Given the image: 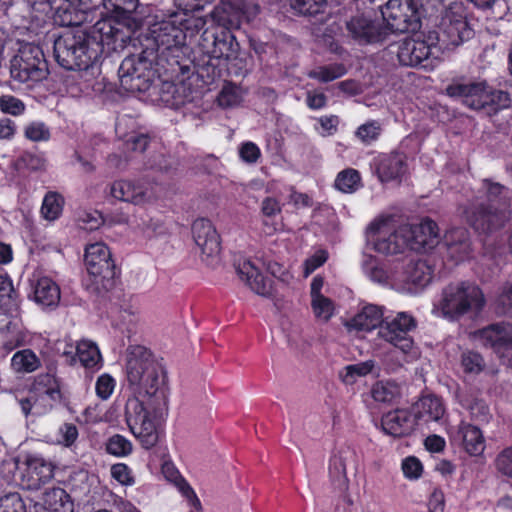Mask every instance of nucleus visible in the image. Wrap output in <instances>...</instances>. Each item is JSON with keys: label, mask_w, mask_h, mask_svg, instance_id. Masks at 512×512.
Segmentation results:
<instances>
[{"label": "nucleus", "mask_w": 512, "mask_h": 512, "mask_svg": "<svg viewBox=\"0 0 512 512\" xmlns=\"http://www.w3.org/2000/svg\"><path fill=\"white\" fill-rule=\"evenodd\" d=\"M126 374L134 395L126 402L125 420L141 446L151 449L160 439L167 407L165 373L147 348L134 345L127 350Z\"/></svg>", "instance_id": "obj_1"}, {"label": "nucleus", "mask_w": 512, "mask_h": 512, "mask_svg": "<svg viewBox=\"0 0 512 512\" xmlns=\"http://www.w3.org/2000/svg\"><path fill=\"white\" fill-rule=\"evenodd\" d=\"M441 35L435 31L418 33L398 44L397 57L405 66L430 68L441 54L442 46H457L473 35L466 21L463 3H452L444 12L440 22Z\"/></svg>", "instance_id": "obj_2"}, {"label": "nucleus", "mask_w": 512, "mask_h": 512, "mask_svg": "<svg viewBox=\"0 0 512 512\" xmlns=\"http://www.w3.org/2000/svg\"><path fill=\"white\" fill-rule=\"evenodd\" d=\"M123 24L129 29L137 27L136 23H131V15L129 20L123 21L119 18H113V25L119 28V32L115 36H104L92 31L93 36L87 35L80 29L75 31H66L59 36L54 42V55L56 61L67 70H80L84 75L90 74L96 76L100 73L97 61L102 52V45L109 39H119L122 33L120 25Z\"/></svg>", "instance_id": "obj_3"}, {"label": "nucleus", "mask_w": 512, "mask_h": 512, "mask_svg": "<svg viewBox=\"0 0 512 512\" xmlns=\"http://www.w3.org/2000/svg\"><path fill=\"white\" fill-rule=\"evenodd\" d=\"M485 304L481 289L474 283L461 281L445 286L435 297L432 314L448 321L478 313Z\"/></svg>", "instance_id": "obj_4"}, {"label": "nucleus", "mask_w": 512, "mask_h": 512, "mask_svg": "<svg viewBox=\"0 0 512 512\" xmlns=\"http://www.w3.org/2000/svg\"><path fill=\"white\" fill-rule=\"evenodd\" d=\"M155 18L149 24L147 39L153 41L156 49L163 53L184 46L188 37H193L206 25L203 17L186 13H170L167 17Z\"/></svg>", "instance_id": "obj_5"}, {"label": "nucleus", "mask_w": 512, "mask_h": 512, "mask_svg": "<svg viewBox=\"0 0 512 512\" xmlns=\"http://www.w3.org/2000/svg\"><path fill=\"white\" fill-rule=\"evenodd\" d=\"M366 243L377 253L393 255L408 250L410 240L404 234L402 225H396L390 216H381L367 227Z\"/></svg>", "instance_id": "obj_6"}, {"label": "nucleus", "mask_w": 512, "mask_h": 512, "mask_svg": "<svg viewBox=\"0 0 512 512\" xmlns=\"http://www.w3.org/2000/svg\"><path fill=\"white\" fill-rule=\"evenodd\" d=\"M415 318L408 312H397L386 317L378 330V336L402 355L405 362L416 360L420 353L409 333L416 328Z\"/></svg>", "instance_id": "obj_7"}, {"label": "nucleus", "mask_w": 512, "mask_h": 512, "mask_svg": "<svg viewBox=\"0 0 512 512\" xmlns=\"http://www.w3.org/2000/svg\"><path fill=\"white\" fill-rule=\"evenodd\" d=\"M47 63L42 50L31 43H22L10 61V75L20 83L32 85L46 78Z\"/></svg>", "instance_id": "obj_8"}, {"label": "nucleus", "mask_w": 512, "mask_h": 512, "mask_svg": "<svg viewBox=\"0 0 512 512\" xmlns=\"http://www.w3.org/2000/svg\"><path fill=\"white\" fill-rule=\"evenodd\" d=\"M483 188L487 193L490 202L489 210L481 208L479 211L467 210V221L477 230L489 232L500 227L507 219V203L498 197L503 193L504 188L489 181H484Z\"/></svg>", "instance_id": "obj_9"}, {"label": "nucleus", "mask_w": 512, "mask_h": 512, "mask_svg": "<svg viewBox=\"0 0 512 512\" xmlns=\"http://www.w3.org/2000/svg\"><path fill=\"white\" fill-rule=\"evenodd\" d=\"M381 15L386 34L416 31L420 27V14L414 0H388L381 7Z\"/></svg>", "instance_id": "obj_10"}, {"label": "nucleus", "mask_w": 512, "mask_h": 512, "mask_svg": "<svg viewBox=\"0 0 512 512\" xmlns=\"http://www.w3.org/2000/svg\"><path fill=\"white\" fill-rule=\"evenodd\" d=\"M108 194L117 201L145 207L157 202V185L146 180L119 179L109 185Z\"/></svg>", "instance_id": "obj_11"}, {"label": "nucleus", "mask_w": 512, "mask_h": 512, "mask_svg": "<svg viewBox=\"0 0 512 512\" xmlns=\"http://www.w3.org/2000/svg\"><path fill=\"white\" fill-rule=\"evenodd\" d=\"M60 399V387L53 374L38 375L33 384L32 394L20 401L21 409L27 416L45 414L52 407V402Z\"/></svg>", "instance_id": "obj_12"}, {"label": "nucleus", "mask_w": 512, "mask_h": 512, "mask_svg": "<svg viewBox=\"0 0 512 512\" xmlns=\"http://www.w3.org/2000/svg\"><path fill=\"white\" fill-rule=\"evenodd\" d=\"M145 51L140 55L126 57L118 70L122 87L130 92H142L149 88L153 79L152 60L148 59Z\"/></svg>", "instance_id": "obj_13"}, {"label": "nucleus", "mask_w": 512, "mask_h": 512, "mask_svg": "<svg viewBox=\"0 0 512 512\" xmlns=\"http://www.w3.org/2000/svg\"><path fill=\"white\" fill-rule=\"evenodd\" d=\"M398 265V275L393 281V289L399 293L417 295L431 282V267L424 261H409Z\"/></svg>", "instance_id": "obj_14"}, {"label": "nucleus", "mask_w": 512, "mask_h": 512, "mask_svg": "<svg viewBox=\"0 0 512 512\" xmlns=\"http://www.w3.org/2000/svg\"><path fill=\"white\" fill-rule=\"evenodd\" d=\"M84 265L88 274L97 285L106 287V282H109L114 277V261L109 247L103 242L86 245Z\"/></svg>", "instance_id": "obj_15"}, {"label": "nucleus", "mask_w": 512, "mask_h": 512, "mask_svg": "<svg viewBox=\"0 0 512 512\" xmlns=\"http://www.w3.org/2000/svg\"><path fill=\"white\" fill-rule=\"evenodd\" d=\"M19 484L25 489H39L54 476V464L37 453H28L17 464Z\"/></svg>", "instance_id": "obj_16"}, {"label": "nucleus", "mask_w": 512, "mask_h": 512, "mask_svg": "<svg viewBox=\"0 0 512 512\" xmlns=\"http://www.w3.org/2000/svg\"><path fill=\"white\" fill-rule=\"evenodd\" d=\"M446 93L473 110L485 109L489 98V86L484 81L457 82L446 88Z\"/></svg>", "instance_id": "obj_17"}, {"label": "nucleus", "mask_w": 512, "mask_h": 512, "mask_svg": "<svg viewBox=\"0 0 512 512\" xmlns=\"http://www.w3.org/2000/svg\"><path fill=\"white\" fill-rule=\"evenodd\" d=\"M258 12V5L247 3L245 0H221L214 14L223 26L237 28L242 19L250 21Z\"/></svg>", "instance_id": "obj_18"}, {"label": "nucleus", "mask_w": 512, "mask_h": 512, "mask_svg": "<svg viewBox=\"0 0 512 512\" xmlns=\"http://www.w3.org/2000/svg\"><path fill=\"white\" fill-rule=\"evenodd\" d=\"M347 30L360 43L378 42L386 36L383 24L379 23L371 12L352 17L347 22Z\"/></svg>", "instance_id": "obj_19"}, {"label": "nucleus", "mask_w": 512, "mask_h": 512, "mask_svg": "<svg viewBox=\"0 0 512 512\" xmlns=\"http://www.w3.org/2000/svg\"><path fill=\"white\" fill-rule=\"evenodd\" d=\"M135 3L136 0H103L104 8L110 15L94 24V32L99 33L102 38L115 36L119 28L113 25V18L129 20V15L135 9Z\"/></svg>", "instance_id": "obj_20"}, {"label": "nucleus", "mask_w": 512, "mask_h": 512, "mask_svg": "<svg viewBox=\"0 0 512 512\" xmlns=\"http://www.w3.org/2000/svg\"><path fill=\"white\" fill-rule=\"evenodd\" d=\"M90 0H52L54 22L60 26H79L88 19Z\"/></svg>", "instance_id": "obj_21"}, {"label": "nucleus", "mask_w": 512, "mask_h": 512, "mask_svg": "<svg viewBox=\"0 0 512 512\" xmlns=\"http://www.w3.org/2000/svg\"><path fill=\"white\" fill-rule=\"evenodd\" d=\"M371 168L383 184L400 182L406 173L405 156L401 153L379 154L373 158Z\"/></svg>", "instance_id": "obj_22"}, {"label": "nucleus", "mask_w": 512, "mask_h": 512, "mask_svg": "<svg viewBox=\"0 0 512 512\" xmlns=\"http://www.w3.org/2000/svg\"><path fill=\"white\" fill-rule=\"evenodd\" d=\"M403 231L410 240L408 249L420 251L431 249L439 243V229L430 219H424L417 225L404 224Z\"/></svg>", "instance_id": "obj_23"}, {"label": "nucleus", "mask_w": 512, "mask_h": 512, "mask_svg": "<svg viewBox=\"0 0 512 512\" xmlns=\"http://www.w3.org/2000/svg\"><path fill=\"white\" fill-rule=\"evenodd\" d=\"M0 332L7 334L4 346L11 351L23 345L26 340V333L19 317L18 306H0Z\"/></svg>", "instance_id": "obj_24"}, {"label": "nucleus", "mask_w": 512, "mask_h": 512, "mask_svg": "<svg viewBox=\"0 0 512 512\" xmlns=\"http://www.w3.org/2000/svg\"><path fill=\"white\" fill-rule=\"evenodd\" d=\"M237 273L242 281L256 294L268 297L272 294V280L265 277L259 268L250 259H241L236 266Z\"/></svg>", "instance_id": "obj_25"}, {"label": "nucleus", "mask_w": 512, "mask_h": 512, "mask_svg": "<svg viewBox=\"0 0 512 512\" xmlns=\"http://www.w3.org/2000/svg\"><path fill=\"white\" fill-rule=\"evenodd\" d=\"M416 427V417L406 409H396L382 416L381 428L392 437L410 435Z\"/></svg>", "instance_id": "obj_26"}, {"label": "nucleus", "mask_w": 512, "mask_h": 512, "mask_svg": "<svg viewBox=\"0 0 512 512\" xmlns=\"http://www.w3.org/2000/svg\"><path fill=\"white\" fill-rule=\"evenodd\" d=\"M193 238L202 254L207 257L217 256L220 252L219 236L207 219H197L192 226Z\"/></svg>", "instance_id": "obj_27"}, {"label": "nucleus", "mask_w": 512, "mask_h": 512, "mask_svg": "<svg viewBox=\"0 0 512 512\" xmlns=\"http://www.w3.org/2000/svg\"><path fill=\"white\" fill-rule=\"evenodd\" d=\"M35 512H74V504L67 492L60 487L45 490L34 504Z\"/></svg>", "instance_id": "obj_28"}, {"label": "nucleus", "mask_w": 512, "mask_h": 512, "mask_svg": "<svg viewBox=\"0 0 512 512\" xmlns=\"http://www.w3.org/2000/svg\"><path fill=\"white\" fill-rule=\"evenodd\" d=\"M450 433L452 441L461 444L468 454L478 456L483 453L485 440L476 426L462 422L456 431Z\"/></svg>", "instance_id": "obj_29"}, {"label": "nucleus", "mask_w": 512, "mask_h": 512, "mask_svg": "<svg viewBox=\"0 0 512 512\" xmlns=\"http://www.w3.org/2000/svg\"><path fill=\"white\" fill-rule=\"evenodd\" d=\"M357 453L350 446H341L333 453L329 462L330 476L338 481L339 485L347 482V469H356Z\"/></svg>", "instance_id": "obj_30"}, {"label": "nucleus", "mask_w": 512, "mask_h": 512, "mask_svg": "<svg viewBox=\"0 0 512 512\" xmlns=\"http://www.w3.org/2000/svg\"><path fill=\"white\" fill-rule=\"evenodd\" d=\"M361 268L365 276L372 282L393 289V281L398 275V265H395L392 270L388 271L377 257L371 254H364Z\"/></svg>", "instance_id": "obj_31"}, {"label": "nucleus", "mask_w": 512, "mask_h": 512, "mask_svg": "<svg viewBox=\"0 0 512 512\" xmlns=\"http://www.w3.org/2000/svg\"><path fill=\"white\" fill-rule=\"evenodd\" d=\"M476 337L483 345L500 353L502 348H512V325L494 324L480 330Z\"/></svg>", "instance_id": "obj_32"}, {"label": "nucleus", "mask_w": 512, "mask_h": 512, "mask_svg": "<svg viewBox=\"0 0 512 512\" xmlns=\"http://www.w3.org/2000/svg\"><path fill=\"white\" fill-rule=\"evenodd\" d=\"M384 309L374 304L364 305L347 323L350 329L371 331L384 322Z\"/></svg>", "instance_id": "obj_33"}, {"label": "nucleus", "mask_w": 512, "mask_h": 512, "mask_svg": "<svg viewBox=\"0 0 512 512\" xmlns=\"http://www.w3.org/2000/svg\"><path fill=\"white\" fill-rule=\"evenodd\" d=\"M161 472L164 478L172 483L181 495L186 499L187 503L196 510L201 508V503L193 488L181 476L176 466L170 462L165 461L162 464Z\"/></svg>", "instance_id": "obj_34"}, {"label": "nucleus", "mask_w": 512, "mask_h": 512, "mask_svg": "<svg viewBox=\"0 0 512 512\" xmlns=\"http://www.w3.org/2000/svg\"><path fill=\"white\" fill-rule=\"evenodd\" d=\"M448 256L455 262L465 260L470 253L468 233L463 228H455L448 231L444 236Z\"/></svg>", "instance_id": "obj_35"}, {"label": "nucleus", "mask_w": 512, "mask_h": 512, "mask_svg": "<svg viewBox=\"0 0 512 512\" xmlns=\"http://www.w3.org/2000/svg\"><path fill=\"white\" fill-rule=\"evenodd\" d=\"M60 288L48 276H39L34 284V300L43 307H56L60 301Z\"/></svg>", "instance_id": "obj_36"}, {"label": "nucleus", "mask_w": 512, "mask_h": 512, "mask_svg": "<svg viewBox=\"0 0 512 512\" xmlns=\"http://www.w3.org/2000/svg\"><path fill=\"white\" fill-rule=\"evenodd\" d=\"M416 412L417 417L425 422H438L445 415V407L437 396L425 395L416 403Z\"/></svg>", "instance_id": "obj_37"}, {"label": "nucleus", "mask_w": 512, "mask_h": 512, "mask_svg": "<svg viewBox=\"0 0 512 512\" xmlns=\"http://www.w3.org/2000/svg\"><path fill=\"white\" fill-rule=\"evenodd\" d=\"M76 355L81 365L87 369L98 370L102 366L99 347L89 339H81L76 343Z\"/></svg>", "instance_id": "obj_38"}, {"label": "nucleus", "mask_w": 512, "mask_h": 512, "mask_svg": "<svg viewBox=\"0 0 512 512\" xmlns=\"http://www.w3.org/2000/svg\"><path fill=\"white\" fill-rule=\"evenodd\" d=\"M40 366V358L31 349L19 350L11 358V368L16 373H32Z\"/></svg>", "instance_id": "obj_39"}, {"label": "nucleus", "mask_w": 512, "mask_h": 512, "mask_svg": "<svg viewBox=\"0 0 512 512\" xmlns=\"http://www.w3.org/2000/svg\"><path fill=\"white\" fill-rule=\"evenodd\" d=\"M64 204V197L60 193L47 192L42 200L41 217L48 222L56 221L62 215Z\"/></svg>", "instance_id": "obj_40"}, {"label": "nucleus", "mask_w": 512, "mask_h": 512, "mask_svg": "<svg viewBox=\"0 0 512 512\" xmlns=\"http://www.w3.org/2000/svg\"><path fill=\"white\" fill-rule=\"evenodd\" d=\"M230 28L221 32L214 39L213 54L218 58L231 59L238 52V42L235 36L229 31Z\"/></svg>", "instance_id": "obj_41"}, {"label": "nucleus", "mask_w": 512, "mask_h": 512, "mask_svg": "<svg viewBox=\"0 0 512 512\" xmlns=\"http://www.w3.org/2000/svg\"><path fill=\"white\" fill-rule=\"evenodd\" d=\"M372 398L379 403L393 404L401 396V388L394 381H378L371 388Z\"/></svg>", "instance_id": "obj_42"}, {"label": "nucleus", "mask_w": 512, "mask_h": 512, "mask_svg": "<svg viewBox=\"0 0 512 512\" xmlns=\"http://www.w3.org/2000/svg\"><path fill=\"white\" fill-rule=\"evenodd\" d=\"M375 367V363L372 360L350 364L343 367L338 376L345 385H354L361 378L370 374Z\"/></svg>", "instance_id": "obj_43"}, {"label": "nucleus", "mask_w": 512, "mask_h": 512, "mask_svg": "<svg viewBox=\"0 0 512 512\" xmlns=\"http://www.w3.org/2000/svg\"><path fill=\"white\" fill-rule=\"evenodd\" d=\"M284 7L298 15H314L321 13L326 5L325 0H280Z\"/></svg>", "instance_id": "obj_44"}, {"label": "nucleus", "mask_w": 512, "mask_h": 512, "mask_svg": "<svg viewBox=\"0 0 512 512\" xmlns=\"http://www.w3.org/2000/svg\"><path fill=\"white\" fill-rule=\"evenodd\" d=\"M244 97V91L237 85L227 83L220 91L217 101L223 108H233L241 104Z\"/></svg>", "instance_id": "obj_45"}, {"label": "nucleus", "mask_w": 512, "mask_h": 512, "mask_svg": "<svg viewBox=\"0 0 512 512\" xmlns=\"http://www.w3.org/2000/svg\"><path fill=\"white\" fill-rule=\"evenodd\" d=\"M360 185V174L355 169H346L341 171L335 180V187L344 193H352L356 191Z\"/></svg>", "instance_id": "obj_46"}, {"label": "nucleus", "mask_w": 512, "mask_h": 512, "mask_svg": "<svg viewBox=\"0 0 512 512\" xmlns=\"http://www.w3.org/2000/svg\"><path fill=\"white\" fill-rule=\"evenodd\" d=\"M311 308L314 316L320 321H328L334 314L335 305L331 299L324 295L311 299Z\"/></svg>", "instance_id": "obj_47"}, {"label": "nucleus", "mask_w": 512, "mask_h": 512, "mask_svg": "<svg viewBox=\"0 0 512 512\" xmlns=\"http://www.w3.org/2000/svg\"><path fill=\"white\" fill-rule=\"evenodd\" d=\"M132 450L131 441L120 434L111 436L106 443V451L116 457H126Z\"/></svg>", "instance_id": "obj_48"}, {"label": "nucleus", "mask_w": 512, "mask_h": 512, "mask_svg": "<svg viewBox=\"0 0 512 512\" xmlns=\"http://www.w3.org/2000/svg\"><path fill=\"white\" fill-rule=\"evenodd\" d=\"M346 73V69L342 64H332L328 66L318 67L308 73V76L318 79L321 82L333 81L340 78Z\"/></svg>", "instance_id": "obj_49"}, {"label": "nucleus", "mask_w": 512, "mask_h": 512, "mask_svg": "<svg viewBox=\"0 0 512 512\" xmlns=\"http://www.w3.org/2000/svg\"><path fill=\"white\" fill-rule=\"evenodd\" d=\"M111 477L123 486L135 484V478L131 468L125 463H117L111 466Z\"/></svg>", "instance_id": "obj_50"}, {"label": "nucleus", "mask_w": 512, "mask_h": 512, "mask_svg": "<svg viewBox=\"0 0 512 512\" xmlns=\"http://www.w3.org/2000/svg\"><path fill=\"white\" fill-rule=\"evenodd\" d=\"M510 105V97L507 92L495 91L489 87V98L485 110L488 113L496 112L500 109L507 108Z\"/></svg>", "instance_id": "obj_51"}, {"label": "nucleus", "mask_w": 512, "mask_h": 512, "mask_svg": "<svg viewBox=\"0 0 512 512\" xmlns=\"http://www.w3.org/2000/svg\"><path fill=\"white\" fill-rule=\"evenodd\" d=\"M381 133V126L377 121H369L358 127L356 137L363 143L369 144L376 140Z\"/></svg>", "instance_id": "obj_52"}, {"label": "nucleus", "mask_w": 512, "mask_h": 512, "mask_svg": "<svg viewBox=\"0 0 512 512\" xmlns=\"http://www.w3.org/2000/svg\"><path fill=\"white\" fill-rule=\"evenodd\" d=\"M25 136L34 142L47 141L50 138V131L43 122L34 121L25 127Z\"/></svg>", "instance_id": "obj_53"}, {"label": "nucleus", "mask_w": 512, "mask_h": 512, "mask_svg": "<svg viewBox=\"0 0 512 512\" xmlns=\"http://www.w3.org/2000/svg\"><path fill=\"white\" fill-rule=\"evenodd\" d=\"M0 512H26V506L18 493H10L0 498Z\"/></svg>", "instance_id": "obj_54"}, {"label": "nucleus", "mask_w": 512, "mask_h": 512, "mask_svg": "<svg viewBox=\"0 0 512 512\" xmlns=\"http://www.w3.org/2000/svg\"><path fill=\"white\" fill-rule=\"evenodd\" d=\"M401 468L405 478L409 480H417L423 473V465L415 456L406 457L402 461Z\"/></svg>", "instance_id": "obj_55"}, {"label": "nucleus", "mask_w": 512, "mask_h": 512, "mask_svg": "<svg viewBox=\"0 0 512 512\" xmlns=\"http://www.w3.org/2000/svg\"><path fill=\"white\" fill-rule=\"evenodd\" d=\"M116 386L115 379L109 374H102L98 377L95 390L96 394L102 400H107L113 394Z\"/></svg>", "instance_id": "obj_56"}, {"label": "nucleus", "mask_w": 512, "mask_h": 512, "mask_svg": "<svg viewBox=\"0 0 512 512\" xmlns=\"http://www.w3.org/2000/svg\"><path fill=\"white\" fill-rule=\"evenodd\" d=\"M0 109L3 113L18 116L24 113L25 105L12 95H3L0 97Z\"/></svg>", "instance_id": "obj_57"}, {"label": "nucleus", "mask_w": 512, "mask_h": 512, "mask_svg": "<svg viewBox=\"0 0 512 512\" xmlns=\"http://www.w3.org/2000/svg\"><path fill=\"white\" fill-rule=\"evenodd\" d=\"M14 289L7 276L0 275V306H15Z\"/></svg>", "instance_id": "obj_58"}, {"label": "nucleus", "mask_w": 512, "mask_h": 512, "mask_svg": "<svg viewBox=\"0 0 512 512\" xmlns=\"http://www.w3.org/2000/svg\"><path fill=\"white\" fill-rule=\"evenodd\" d=\"M328 259V253L325 250H317L304 262V276H309L317 268L322 266Z\"/></svg>", "instance_id": "obj_59"}, {"label": "nucleus", "mask_w": 512, "mask_h": 512, "mask_svg": "<svg viewBox=\"0 0 512 512\" xmlns=\"http://www.w3.org/2000/svg\"><path fill=\"white\" fill-rule=\"evenodd\" d=\"M462 366L468 373H479L483 369V359L478 353L467 352L462 356Z\"/></svg>", "instance_id": "obj_60"}, {"label": "nucleus", "mask_w": 512, "mask_h": 512, "mask_svg": "<svg viewBox=\"0 0 512 512\" xmlns=\"http://www.w3.org/2000/svg\"><path fill=\"white\" fill-rule=\"evenodd\" d=\"M496 467L502 474L512 478V446L497 456Z\"/></svg>", "instance_id": "obj_61"}, {"label": "nucleus", "mask_w": 512, "mask_h": 512, "mask_svg": "<svg viewBox=\"0 0 512 512\" xmlns=\"http://www.w3.org/2000/svg\"><path fill=\"white\" fill-rule=\"evenodd\" d=\"M78 437L77 427L73 424L66 423L59 429L58 443L66 447L71 446Z\"/></svg>", "instance_id": "obj_62"}, {"label": "nucleus", "mask_w": 512, "mask_h": 512, "mask_svg": "<svg viewBox=\"0 0 512 512\" xmlns=\"http://www.w3.org/2000/svg\"><path fill=\"white\" fill-rule=\"evenodd\" d=\"M319 127L316 128L318 133L322 136L333 135L337 131L339 120L337 116H323L318 120Z\"/></svg>", "instance_id": "obj_63"}, {"label": "nucleus", "mask_w": 512, "mask_h": 512, "mask_svg": "<svg viewBox=\"0 0 512 512\" xmlns=\"http://www.w3.org/2000/svg\"><path fill=\"white\" fill-rule=\"evenodd\" d=\"M241 159L247 163H255L260 155L259 147L253 142H245L239 148Z\"/></svg>", "instance_id": "obj_64"}]
</instances>
